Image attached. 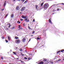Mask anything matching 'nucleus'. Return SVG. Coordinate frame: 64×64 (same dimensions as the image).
Wrapping results in <instances>:
<instances>
[{
	"label": "nucleus",
	"mask_w": 64,
	"mask_h": 64,
	"mask_svg": "<svg viewBox=\"0 0 64 64\" xmlns=\"http://www.w3.org/2000/svg\"><path fill=\"white\" fill-rule=\"evenodd\" d=\"M22 18L23 19H25L24 20L25 21V22H29V19L28 18V16H22Z\"/></svg>",
	"instance_id": "1"
},
{
	"label": "nucleus",
	"mask_w": 64,
	"mask_h": 64,
	"mask_svg": "<svg viewBox=\"0 0 64 64\" xmlns=\"http://www.w3.org/2000/svg\"><path fill=\"white\" fill-rule=\"evenodd\" d=\"M49 7V4L47 3L45 4L44 6V10H46Z\"/></svg>",
	"instance_id": "2"
},
{
	"label": "nucleus",
	"mask_w": 64,
	"mask_h": 64,
	"mask_svg": "<svg viewBox=\"0 0 64 64\" xmlns=\"http://www.w3.org/2000/svg\"><path fill=\"white\" fill-rule=\"evenodd\" d=\"M15 41L16 43V44H18V43H20V40H16Z\"/></svg>",
	"instance_id": "3"
},
{
	"label": "nucleus",
	"mask_w": 64,
	"mask_h": 64,
	"mask_svg": "<svg viewBox=\"0 0 64 64\" xmlns=\"http://www.w3.org/2000/svg\"><path fill=\"white\" fill-rule=\"evenodd\" d=\"M26 8L25 7H24L21 9L20 10L22 11H23L24 10H25V8Z\"/></svg>",
	"instance_id": "4"
},
{
	"label": "nucleus",
	"mask_w": 64,
	"mask_h": 64,
	"mask_svg": "<svg viewBox=\"0 0 64 64\" xmlns=\"http://www.w3.org/2000/svg\"><path fill=\"white\" fill-rule=\"evenodd\" d=\"M25 41H26V39L25 38H24L22 40V42L23 43L25 42Z\"/></svg>",
	"instance_id": "5"
},
{
	"label": "nucleus",
	"mask_w": 64,
	"mask_h": 64,
	"mask_svg": "<svg viewBox=\"0 0 64 64\" xmlns=\"http://www.w3.org/2000/svg\"><path fill=\"white\" fill-rule=\"evenodd\" d=\"M8 40H9V41H10V40H11V37H10V36H8Z\"/></svg>",
	"instance_id": "6"
},
{
	"label": "nucleus",
	"mask_w": 64,
	"mask_h": 64,
	"mask_svg": "<svg viewBox=\"0 0 64 64\" xmlns=\"http://www.w3.org/2000/svg\"><path fill=\"white\" fill-rule=\"evenodd\" d=\"M49 22L50 24H52V22L51 20V19H49Z\"/></svg>",
	"instance_id": "7"
},
{
	"label": "nucleus",
	"mask_w": 64,
	"mask_h": 64,
	"mask_svg": "<svg viewBox=\"0 0 64 64\" xmlns=\"http://www.w3.org/2000/svg\"><path fill=\"white\" fill-rule=\"evenodd\" d=\"M38 64H43V62H40V63H39Z\"/></svg>",
	"instance_id": "8"
},
{
	"label": "nucleus",
	"mask_w": 64,
	"mask_h": 64,
	"mask_svg": "<svg viewBox=\"0 0 64 64\" xmlns=\"http://www.w3.org/2000/svg\"><path fill=\"white\" fill-rule=\"evenodd\" d=\"M16 10H19V7H18V6H17L16 8Z\"/></svg>",
	"instance_id": "9"
},
{
	"label": "nucleus",
	"mask_w": 64,
	"mask_h": 64,
	"mask_svg": "<svg viewBox=\"0 0 64 64\" xmlns=\"http://www.w3.org/2000/svg\"><path fill=\"white\" fill-rule=\"evenodd\" d=\"M13 17H14V14H12L11 15V18H13Z\"/></svg>",
	"instance_id": "10"
},
{
	"label": "nucleus",
	"mask_w": 64,
	"mask_h": 64,
	"mask_svg": "<svg viewBox=\"0 0 64 64\" xmlns=\"http://www.w3.org/2000/svg\"><path fill=\"white\" fill-rule=\"evenodd\" d=\"M6 0L4 2V7H5V5H6Z\"/></svg>",
	"instance_id": "11"
},
{
	"label": "nucleus",
	"mask_w": 64,
	"mask_h": 64,
	"mask_svg": "<svg viewBox=\"0 0 64 64\" xmlns=\"http://www.w3.org/2000/svg\"><path fill=\"white\" fill-rule=\"evenodd\" d=\"M35 7L36 9H37V7H38V5H35Z\"/></svg>",
	"instance_id": "12"
},
{
	"label": "nucleus",
	"mask_w": 64,
	"mask_h": 64,
	"mask_svg": "<svg viewBox=\"0 0 64 64\" xmlns=\"http://www.w3.org/2000/svg\"><path fill=\"white\" fill-rule=\"evenodd\" d=\"M43 4H44V2H42V3L40 4L41 6H43Z\"/></svg>",
	"instance_id": "13"
},
{
	"label": "nucleus",
	"mask_w": 64,
	"mask_h": 64,
	"mask_svg": "<svg viewBox=\"0 0 64 64\" xmlns=\"http://www.w3.org/2000/svg\"><path fill=\"white\" fill-rule=\"evenodd\" d=\"M43 60L44 61H47V60L46 59H44V60Z\"/></svg>",
	"instance_id": "14"
},
{
	"label": "nucleus",
	"mask_w": 64,
	"mask_h": 64,
	"mask_svg": "<svg viewBox=\"0 0 64 64\" xmlns=\"http://www.w3.org/2000/svg\"><path fill=\"white\" fill-rule=\"evenodd\" d=\"M28 59L29 60H31V57H30L28 58Z\"/></svg>",
	"instance_id": "15"
},
{
	"label": "nucleus",
	"mask_w": 64,
	"mask_h": 64,
	"mask_svg": "<svg viewBox=\"0 0 64 64\" xmlns=\"http://www.w3.org/2000/svg\"><path fill=\"white\" fill-rule=\"evenodd\" d=\"M15 38L16 39H18V37L17 36H15Z\"/></svg>",
	"instance_id": "16"
},
{
	"label": "nucleus",
	"mask_w": 64,
	"mask_h": 64,
	"mask_svg": "<svg viewBox=\"0 0 64 64\" xmlns=\"http://www.w3.org/2000/svg\"><path fill=\"white\" fill-rule=\"evenodd\" d=\"M63 51H64V50H61L60 51V52H63Z\"/></svg>",
	"instance_id": "17"
},
{
	"label": "nucleus",
	"mask_w": 64,
	"mask_h": 64,
	"mask_svg": "<svg viewBox=\"0 0 64 64\" xmlns=\"http://www.w3.org/2000/svg\"><path fill=\"white\" fill-rule=\"evenodd\" d=\"M13 53L15 55H16V53H15V52H13Z\"/></svg>",
	"instance_id": "18"
},
{
	"label": "nucleus",
	"mask_w": 64,
	"mask_h": 64,
	"mask_svg": "<svg viewBox=\"0 0 64 64\" xmlns=\"http://www.w3.org/2000/svg\"><path fill=\"white\" fill-rule=\"evenodd\" d=\"M20 61H21V62H22V63H25L24 62L22 61V60H20Z\"/></svg>",
	"instance_id": "19"
},
{
	"label": "nucleus",
	"mask_w": 64,
	"mask_h": 64,
	"mask_svg": "<svg viewBox=\"0 0 64 64\" xmlns=\"http://www.w3.org/2000/svg\"><path fill=\"white\" fill-rule=\"evenodd\" d=\"M24 59H26V60H27V58L26 57H24Z\"/></svg>",
	"instance_id": "20"
},
{
	"label": "nucleus",
	"mask_w": 64,
	"mask_h": 64,
	"mask_svg": "<svg viewBox=\"0 0 64 64\" xmlns=\"http://www.w3.org/2000/svg\"><path fill=\"white\" fill-rule=\"evenodd\" d=\"M37 40H39L40 39V38H37Z\"/></svg>",
	"instance_id": "21"
},
{
	"label": "nucleus",
	"mask_w": 64,
	"mask_h": 64,
	"mask_svg": "<svg viewBox=\"0 0 64 64\" xmlns=\"http://www.w3.org/2000/svg\"><path fill=\"white\" fill-rule=\"evenodd\" d=\"M27 0H26L25 2H24V3H27Z\"/></svg>",
	"instance_id": "22"
},
{
	"label": "nucleus",
	"mask_w": 64,
	"mask_h": 64,
	"mask_svg": "<svg viewBox=\"0 0 64 64\" xmlns=\"http://www.w3.org/2000/svg\"><path fill=\"white\" fill-rule=\"evenodd\" d=\"M21 1L22 2H24L25 1V0H21Z\"/></svg>",
	"instance_id": "23"
},
{
	"label": "nucleus",
	"mask_w": 64,
	"mask_h": 64,
	"mask_svg": "<svg viewBox=\"0 0 64 64\" xmlns=\"http://www.w3.org/2000/svg\"><path fill=\"white\" fill-rule=\"evenodd\" d=\"M62 4V5H64V4L63 3H62V4Z\"/></svg>",
	"instance_id": "24"
},
{
	"label": "nucleus",
	"mask_w": 64,
	"mask_h": 64,
	"mask_svg": "<svg viewBox=\"0 0 64 64\" xmlns=\"http://www.w3.org/2000/svg\"><path fill=\"white\" fill-rule=\"evenodd\" d=\"M20 51H22V49L21 48H20Z\"/></svg>",
	"instance_id": "25"
},
{
	"label": "nucleus",
	"mask_w": 64,
	"mask_h": 64,
	"mask_svg": "<svg viewBox=\"0 0 64 64\" xmlns=\"http://www.w3.org/2000/svg\"><path fill=\"white\" fill-rule=\"evenodd\" d=\"M6 43H8V40H6Z\"/></svg>",
	"instance_id": "26"
},
{
	"label": "nucleus",
	"mask_w": 64,
	"mask_h": 64,
	"mask_svg": "<svg viewBox=\"0 0 64 64\" xmlns=\"http://www.w3.org/2000/svg\"><path fill=\"white\" fill-rule=\"evenodd\" d=\"M4 10V8H3L1 9V11H3Z\"/></svg>",
	"instance_id": "27"
},
{
	"label": "nucleus",
	"mask_w": 64,
	"mask_h": 64,
	"mask_svg": "<svg viewBox=\"0 0 64 64\" xmlns=\"http://www.w3.org/2000/svg\"><path fill=\"white\" fill-rule=\"evenodd\" d=\"M20 21H23V20L22 18L20 19Z\"/></svg>",
	"instance_id": "28"
},
{
	"label": "nucleus",
	"mask_w": 64,
	"mask_h": 64,
	"mask_svg": "<svg viewBox=\"0 0 64 64\" xmlns=\"http://www.w3.org/2000/svg\"><path fill=\"white\" fill-rule=\"evenodd\" d=\"M60 9L59 8H58L57 9V11H59Z\"/></svg>",
	"instance_id": "29"
},
{
	"label": "nucleus",
	"mask_w": 64,
	"mask_h": 64,
	"mask_svg": "<svg viewBox=\"0 0 64 64\" xmlns=\"http://www.w3.org/2000/svg\"><path fill=\"white\" fill-rule=\"evenodd\" d=\"M33 22H35V19H33Z\"/></svg>",
	"instance_id": "30"
},
{
	"label": "nucleus",
	"mask_w": 64,
	"mask_h": 64,
	"mask_svg": "<svg viewBox=\"0 0 64 64\" xmlns=\"http://www.w3.org/2000/svg\"><path fill=\"white\" fill-rule=\"evenodd\" d=\"M12 28V29H14L15 28V26H14Z\"/></svg>",
	"instance_id": "31"
},
{
	"label": "nucleus",
	"mask_w": 64,
	"mask_h": 64,
	"mask_svg": "<svg viewBox=\"0 0 64 64\" xmlns=\"http://www.w3.org/2000/svg\"><path fill=\"white\" fill-rule=\"evenodd\" d=\"M34 33H35V32L34 31L32 32V34H34Z\"/></svg>",
	"instance_id": "32"
},
{
	"label": "nucleus",
	"mask_w": 64,
	"mask_h": 64,
	"mask_svg": "<svg viewBox=\"0 0 64 64\" xmlns=\"http://www.w3.org/2000/svg\"><path fill=\"white\" fill-rule=\"evenodd\" d=\"M1 58L2 59H3V57H1Z\"/></svg>",
	"instance_id": "33"
},
{
	"label": "nucleus",
	"mask_w": 64,
	"mask_h": 64,
	"mask_svg": "<svg viewBox=\"0 0 64 64\" xmlns=\"http://www.w3.org/2000/svg\"><path fill=\"white\" fill-rule=\"evenodd\" d=\"M2 39H4V37H3L2 38Z\"/></svg>",
	"instance_id": "34"
},
{
	"label": "nucleus",
	"mask_w": 64,
	"mask_h": 64,
	"mask_svg": "<svg viewBox=\"0 0 64 64\" xmlns=\"http://www.w3.org/2000/svg\"><path fill=\"white\" fill-rule=\"evenodd\" d=\"M50 63H52V64H53V62H51Z\"/></svg>",
	"instance_id": "35"
},
{
	"label": "nucleus",
	"mask_w": 64,
	"mask_h": 64,
	"mask_svg": "<svg viewBox=\"0 0 64 64\" xmlns=\"http://www.w3.org/2000/svg\"><path fill=\"white\" fill-rule=\"evenodd\" d=\"M57 54H58V53H59V52H58V51L57 52Z\"/></svg>",
	"instance_id": "36"
},
{
	"label": "nucleus",
	"mask_w": 64,
	"mask_h": 64,
	"mask_svg": "<svg viewBox=\"0 0 64 64\" xmlns=\"http://www.w3.org/2000/svg\"><path fill=\"white\" fill-rule=\"evenodd\" d=\"M23 25L24 26V27L25 26V24H23Z\"/></svg>",
	"instance_id": "37"
},
{
	"label": "nucleus",
	"mask_w": 64,
	"mask_h": 64,
	"mask_svg": "<svg viewBox=\"0 0 64 64\" xmlns=\"http://www.w3.org/2000/svg\"><path fill=\"white\" fill-rule=\"evenodd\" d=\"M28 27L29 29H31V28H30V27L28 26Z\"/></svg>",
	"instance_id": "38"
},
{
	"label": "nucleus",
	"mask_w": 64,
	"mask_h": 64,
	"mask_svg": "<svg viewBox=\"0 0 64 64\" xmlns=\"http://www.w3.org/2000/svg\"><path fill=\"white\" fill-rule=\"evenodd\" d=\"M31 40V39H30L29 40L28 42H29V41H30V40Z\"/></svg>",
	"instance_id": "39"
},
{
	"label": "nucleus",
	"mask_w": 64,
	"mask_h": 64,
	"mask_svg": "<svg viewBox=\"0 0 64 64\" xmlns=\"http://www.w3.org/2000/svg\"><path fill=\"white\" fill-rule=\"evenodd\" d=\"M22 56H24V54H22Z\"/></svg>",
	"instance_id": "40"
},
{
	"label": "nucleus",
	"mask_w": 64,
	"mask_h": 64,
	"mask_svg": "<svg viewBox=\"0 0 64 64\" xmlns=\"http://www.w3.org/2000/svg\"><path fill=\"white\" fill-rule=\"evenodd\" d=\"M60 60H61V59L58 60V61H60Z\"/></svg>",
	"instance_id": "41"
},
{
	"label": "nucleus",
	"mask_w": 64,
	"mask_h": 64,
	"mask_svg": "<svg viewBox=\"0 0 64 64\" xmlns=\"http://www.w3.org/2000/svg\"><path fill=\"white\" fill-rule=\"evenodd\" d=\"M6 30H8V28H6Z\"/></svg>",
	"instance_id": "42"
},
{
	"label": "nucleus",
	"mask_w": 64,
	"mask_h": 64,
	"mask_svg": "<svg viewBox=\"0 0 64 64\" xmlns=\"http://www.w3.org/2000/svg\"><path fill=\"white\" fill-rule=\"evenodd\" d=\"M62 60H63V61H64V57L63 59H62Z\"/></svg>",
	"instance_id": "43"
},
{
	"label": "nucleus",
	"mask_w": 64,
	"mask_h": 64,
	"mask_svg": "<svg viewBox=\"0 0 64 64\" xmlns=\"http://www.w3.org/2000/svg\"><path fill=\"white\" fill-rule=\"evenodd\" d=\"M10 26H11L10 25V26H8V28H10Z\"/></svg>",
	"instance_id": "44"
},
{
	"label": "nucleus",
	"mask_w": 64,
	"mask_h": 64,
	"mask_svg": "<svg viewBox=\"0 0 64 64\" xmlns=\"http://www.w3.org/2000/svg\"><path fill=\"white\" fill-rule=\"evenodd\" d=\"M15 1H16V0H13V1L15 2Z\"/></svg>",
	"instance_id": "45"
},
{
	"label": "nucleus",
	"mask_w": 64,
	"mask_h": 64,
	"mask_svg": "<svg viewBox=\"0 0 64 64\" xmlns=\"http://www.w3.org/2000/svg\"><path fill=\"white\" fill-rule=\"evenodd\" d=\"M58 52L59 53V52H60V51H58Z\"/></svg>",
	"instance_id": "46"
},
{
	"label": "nucleus",
	"mask_w": 64,
	"mask_h": 64,
	"mask_svg": "<svg viewBox=\"0 0 64 64\" xmlns=\"http://www.w3.org/2000/svg\"><path fill=\"white\" fill-rule=\"evenodd\" d=\"M20 23H21V22H18V23L19 24H20Z\"/></svg>",
	"instance_id": "47"
},
{
	"label": "nucleus",
	"mask_w": 64,
	"mask_h": 64,
	"mask_svg": "<svg viewBox=\"0 0 64 64\" xmlns=\"http://www.w3.org/2000/svg\"><path fill=\"white\" fill-rule=\"evenodd\" d=\"M8 25H10V24H8Z\"/></svg>",
	"instance_id": "48"
},
{
	"label": "nucleus",
	"mask_w": 64,
	"mask_h": 64,
	"mask_svg": "<svg viewBox=\"0 0 64 64\" xmlns=\"http://www.w3.org/2000/svg\"><path fill=\"white\" fill-rule=\"evenodd\" d=\"M53 11L54 12H55V10H54H54H53Z\"/></svg>",
	"instance_id": "49"
},
{
	"label": "nucleus",
	"mask_w": 64,
	"mask_h": 64,
	"mask_svg": "<svg viewBox=\"0 0 64 64\" xmlns=\"http://www.w3.org/2000/svg\"><path fill=\"white\" fill-rule=\"evenodd\" d=\"M17 1H21V0H17Z\"/></svg>",
	"instance_id": "50"
},
{
	"label": "nucleus",
	"mask_w": 64,
	"mask_h": 64,
	"mask_svg": "<svg viewBox=\"0 0 64 64\" xmlns=\"http://www.w3.org/2000/svg\"><path fill=\"white\" fill-rule=\"evenodd\" d=\"M19 21H18L17 22L18 23H19Z\"/></svg>",
	"instance_id": "51"
},
{
	"label": "nucleus",
	"mask_w": 64,
	"mask_h": 64,
	"mask_svg": "<svg viewBox=\"0 0 64 64\" xmlns=\"http://www.w3.org/2000/svg\"><path fill=\"white\" fill-rule=\"evenodd\" d=\"M32 55V54H29V55Z\"/></svg>",
	"instance_id": "52"
},
{
	"label": "nucleus",
	"mask_w": 64,
	"mask_h": 64,
	"mask_svg": "<svg viewBox=\"0 0 64 64\" xmlns=\"http://www.w3.org/2000/svg\"><path fill=\"white\" fill-rule=\"evenodd\" d=\"M22 28H20V29H22Z\"/></svg>",
	"instance_id": "53"
},
{
	"label": "nucleus",
	"mask_w": 64,
	"mask_h": 64,
	"mask_svg": "<svg viewBox=\"0 0 64 64\" xmlns=\"http://www.w3.org/2000/svg\"><path fill=\"white\" fill-rule=\"evenodd\" d=\"M19 27H21V26H19Z\"/></svg>",
	"instance_id": "54"
},
{
	"label": "nucleus",
	"mask_w": 64,
	"mask_h": 64,
	"mask_svg": "<svg viewBox=\"0 0 64 64\" xmlns=\"http://www.w3.org/2000/svg\"><path fill=\"white\" fill-rule=\"evenodd\" d=\"M17 59H18V58H17Z\"/></svg>",
	"instance_id": "55"
},
{
	"label": "nucleus",
	"mask_w": 64,
	"mask_h": 64,
	"mask_svg": "<svg viewBox=\"0 0 64 64\" xmlns=\"http://www.w3.org/2000/svg\"><path fill=\"white\" fill-rule=\"evenodd\" d=\"M18 28H20V27H19Z\"/></svg>",
	"instance_id": "56"
},
{
	"label": "nucleus",
	"mask_w": 64,
	"mask_h": 64,
	"mask_svg": "<svg viewBox=\"0 0 64 64\" xmlns=\"http://www.w3.org/2000/svg\"><path fill=\"white\" fill-rule=\"evenodd\" d=\"M0 7H1V5H0Z\"/></svg>",
	"instance_id": "57"
},
{
	"label": "nucleus",
	"mask_w": 64,
	"mask_h": 64,
	"mask_svg": "<svg viewBox=\"0 0 64 64\" xmlns=\"http://www.w3.org/2000/svg\"><path fill=\"white\" fill-rule=\"evenodd\" d=\"M25 51H26V52L27 51L26 50H25Z\"/></svg>",
	"instance_id": "58"
},
{
	"label": "nucleus",
	"mask_w": 64,
	"mask_h": 64,
	"mask_svg": "<svg viewBox=\"0 0 64 64\" xmlns=\"http://www.w3.org/2000/svg\"><path fill=\"white\" fill-rule=\"evenodd\" d=\"M22 53H21V55H22Z\"/></svg>",
	"instance_id": "59"
},
{
	"label": "nucleus",
	"mask_w": 64,
	"mask_h": 64,
	"mask_svg": "<svg viewBox=\"0 0 64 64\" xmlns=\"http://www.w3.org/2000/svg\"><path fill=\"white\" fill-rule=\"evenodd\" d=\"M33 36V35H31V36Z\"/></svg>",
	"instance_id": "60"
},
{
	"label": "nucleus",
	"mask_w": 64,
	"mask_h": 64,
	"mask_svg": "<svg viewBox=\"0 0 64 64\" xmlns=\"http://www.w3.org/2000/svg\"><path fill=\"white\" fill-rule=\"evenodd\" d=\"M12 64L10 63V64Z\"/></svg>",
	"instance_id": "61"
},
{
	"label": "nucleus",
	"mask_w": 64,
	"mask_h": 64,
	"mask_svg": "<svg viewBox=\"0 0 64 64\" xmlns=\"http://www.w3.org/2000/svg\"><path fill=\"white\" fill-rule=\"evenodd\" d=\"M11 51H12V50H10Z\"/></svg>",
	"instance_id": "62"
},
{
	"label": "nucleus",
	"mask_w": 64,
	"mask_h": 64,
	"mask_svg": "<svg viewBox=\"0 0 64 64\" xmlns=\"http://www.w3.org/2000/svg\"><path fill=\"white\" fill-rule=\"evenodd\" d=\"M62 62H63V61H62Z\"/></svg>",
	"instance_id": "63"
},
{
	"label": "nucleus",
	"mask_w": 64,
	"mask_h": 64,
	"mask_svg": "<svg viewBox=\"0 0 64 64\" xmlns=\"http://www.w3.org/2000/svg\"><path fill=\"white\" fill-rule=\"evenodd\" d=\"M8 53H9V52H8Z\"/></svg>",
	"instance_id": "64"
}]
</instances>
